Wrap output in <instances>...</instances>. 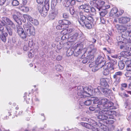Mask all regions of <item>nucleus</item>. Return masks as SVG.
Segmentation results:
<instances>
[{
	"label": "nucleus",
	"mask_w": 131,
	"mask_h": 131,
	"mask_svg": "<svg viewBox=\"0 0 131 131\" xmlns=\"http://www.w3.org/2000/svg\"><path fill=\"white\" fill-rule=\"evenodd\" d=\"M84 11L85 12L88 13L89 15V13H90V7H88V8H86L84 10Z\"/></svg>",
	"instance_id": "nucleus-52"
},
{
	"label": "nucleus",
	"mask_w": 131,
	"mask_h": 131,
	"mask_svg": "<svg viewBox=\"0 0 131 131\" xmlns=\"http://www.w3.org/2000/svg\"><path fill=\"white\" fill-rule=\"evenodd\" d=\"M96 9L95 8L93 7H90V11L93 13H95L96 12Z\"/></svg>",
	"instance_id": "nucleus-61"
},
{
	"label": "nucleus",
	"mask_w": 131,
	"mask_h": 131,
	"mask_svg": "<svg viewBox=\"0 0 131 131\" xmlns=\"http://www.w3.org/2000/svg\"><path fill=\"white\" fill-rule=\"evenodd\" d=\"M108 101L107 99L106 98H104L102 99L100 101L99 104L97 105V106L99 107V110L104 109L105 108V105L107 104Z\"/></svg>",
	"instance_id": "nucleus-7"
},
{
	"label": "nucleus",
	"mask_w": 131,
	"mask_h": 131,
	"mask_svg": "<svg viewBox=\"0 0 131 131\" xmlns=\"http://www.w3.org/2000/svg\"><path fill=\"white\" fill-rule=\"evenodd\" d=\"M118 20L119 23L125 24L129 22L130 19L129 17L126 16L122 17L119 18Z\"/></svg>",
	"instance_id": "nucleus-14"
},
{
	"label": "nucleus",
	"mask_w": 131,
	"mask_h": 131,
	"mask_svg": "<svg viewBox=\"0 0 131 131\" xmlns=\"http://www.w3.org/2000/svg\"><path fill=\"white\" fill-rule=\"evenodd\" d=\"M74 29L73 28H69L67 29H65L62 30L61 32V33H63L66 32L68 33H71L74 31Z\"/></svg>",
	"instance_id": "nucleus-34"
},
{
	"label": "nucleus",
	"mask_w": 131,
	"mask_h": 131,
	"mask_svg": "<svg viewBox=\"0 0 131 131\" xmlns=\"http://www.w3.org/2000/svg\"><path fill=\"white\" fill-rule=\"evenodd\" d=\"M44 6L45 12H44V14H45V15H47V14L48 11L49 10V4L48 3H47Z\"/></svg>",
	"instance_id": "nucleus-31"
},
{
	"label": "nucleus",
	"mask_w": 131,
	"mask_h": 131,
	"mask_svg": "<svg viewBox=\"0 0 131 131\" xmlns=\"http://www.w3.org/2000/svg\"><path fill=\"white\" fill-rule=\"evenodd\" d=\"M113 105L114 103L113 102L108 101L107 104L105 105V108L99 112L97 118L101 120L106 119L108 118L113 119L114 117L112 115L114 111L108 110V109H115V107Z\"/></svg>",
	"instance_id": "nucleus-1"
},
{
	"label": "nucleus",
	"mask_w": 131,
	"mask_h": 131,
	"mask_svg": "<svg viewBox=\"0 0 131 131\" xmlns=\"http://www.w3.org/2000/svg\"><path fill=\"white\" fill-rule=\"evenodd\" d=\"M118 66L119 69H123L124 67V63L122 61H119L118 62Z\"/></svg>",
	"instance_id": "nucleus-41"
},
{
	"label": "nucleus",
	"mask_w": 131,
	"mask_h": 131,
	"mask_svg": "<svg viewBox=\"0 0 131 131\" xmlns=\"http://www.w3.org/2000/svg\"><path fill=\"white\" fill-rule=\"evenodd\" d=\"M92 102L93 101V104L92 106H90L89 107V109L90 110L93 111L95 110L96 112L98 111H100L99 110V107L96 106L97 105L99 104L100 101L97 97H91Z\"/></svg>",
	"instance_id": "nucleus-5"
},
{
	"label": "nucleus",
	"mask_w": 131,
	"mask_h": 131,
	"mask_svg": "<svg viewBox=\"0 0 131 131\" xmlns=\"http://www.w3.org/2000/svg\"><path fill=\"white\" fill-rule=\"evenodd\" d=\"M105 3V2L103 0H98L96 1V8L99 10H100L102 9Z\"/></svg>",
	"instance_id": "nucleus-13"
},
{
	"label": "nucleus",
	"mask_w": 131,
	"mask_h": 131,
	"mask_svg": "<svg viewBox=\"0 0 131 131\" xmlns=\"http://www.w3.org/2000/svg\"><path fill=\"white\" fill-rule=\"evenodd\" d=\"M56 28L58 29H63L62 24L57 25L56 26Z\"/></svg>",
	"instance_id": "nucleus-57"
},
{
	"label": "nucleus",
	"mask_w": 131,
	"mask_h": 131,
	"mask_svg": "<svg viewBox=\"0 0 131 131\" xmlns=\"http://www.w3.org/2000/svg\"><path fill=\"white\" fill-rule=\"evenodd\" d=\"M80 18L79 19L78 21L80 24L83 26H85L88 29H90L92 28V22L93 21V17L89 15H86L85 16L84 13L80 12L79 13Z\"/></svg>",
	"instance_id": "nucleus-2"
},
{
	"label": "nucleus",
	"mask_w": 131,
	"mask_h": 131,
	"mask_svg": "<svg viewBox=\"0 0 131 131\" xmlns=\"http://www.w3.org/2000/svg\"><path fill=\"white\" fill-rule=\"evenodd\" d=\"M130 61H128L126 62V63H130L129 64H128L126 67V69L127 71H131V64Z\"/></svg>",
	"instance_id": "nucleus-36"
},
{
	"label": "nucleus",
	"mask_w": 131,
	"mask_h": 131,
	"mask_svg": "<svg viewBox=\"0 0 131 131\" xmlns=\"http://www.w3.org/2000/svg\"><path fill=\"white\" fill-rule=\"evenodd\" d=\"M82 59V62L83 63H86L89 60L88 59L86 58H83Z\"/></svg>",
	"instance_id": "nucleus-54"
},
{
	"label": "nucleus",
	"mask_w": 131,
	"mask_h": 131,
	"mask_svg": "<svg viewBox=\"0 0 131 131\" xmlns=\"http://www.w3.org/2000/svg\"><path fill=\"white\" fill-rule=\"evenodd\" d=\"M96 41V39L93 38H92L90 40V42L93 43H95Z\"/></svg>",
	"instance_id": "nucleus-62"
},
{
	"label": "nucleus",
	"mask_w": 131,
	"mask_h": 131,
	"mask_svg": "<svg viewBox=\"0 0 131 131\" xmlns=\"http://www.w3.org/2000/svg\"><path fill=\"white\" fill-rule=\"evenodd\" d=\"M114 64L112 61L111 62L107 63L105 65L104 64L103 66L104 67L105 69L107 68L110 71L114 69Z\"/></svg>",
	"instance_id": "nucleus-16"
},
{
	"label": "nucleus",
	"mask_w": 131,
	"mask_h": 131,
	"mask_svg": "<svg viewBox=\"0 0 131 131\" xmlns=\"http://www.w3.org/2000/svg\"><path fill=\"white\" fill-rule=\"evenodd\" d=\"M26 17L28 20L31 22L34 25H37L38 24L39 22L37 20L33 18L29 15H26Z\"/></svg>",
	"instance_id": "nucleus-15"
},
{
	"label": "nucleus",
	"mask_w": 131,
	"mask_h": 131,
	"mask_svg": "<svg viewBox=\"0 0 131 131\" xmlns=\"http://www.w3.org/2000/svg\"><path fill=\"white\" fill-rule=\"evenodd\" d=\"M5 27L10 36H12L13 34V32L11 28L6 25H5Z\"/></svg>",
	"instance_id": "nucleus-28"
},
{
	"label": "nucleus",
	"mask_w": 131,
	"mask_h": 131,
	"mask_svg": "<svg viewBox=\"0 0 131 131\" xmlns=\"http://www.w3.org/2000/svg\"><path fill=\"white\" fill-rule=\"evenodd\" d=\"M96 64H100L102 67L106 63V61L104 57L99 55L98 57L96 60Z\"/></svg>",
	"instance_id": "nucleus-8"
},
{
	"label": "nucleus",
	"mask_w": 131,
	"mask_h": 131,
	"mask_svg": "<svg viewBox=\"0 0 131 131\" xmlns=\"http://www.w3.org/2000/svg\"><path fill=\"white\" fill-rule=\"evenodd\" d=\"M128 44L124 46H120V48L121 49H125L126 50H127V48L128 47Z\"/></svg>",
	"instance_id": "nucleus-53"
},
{
	"label": "nucleus",
	"mask_w": 131,
	"mask_h": 131,
	"mask_svg": "<svg viewBox=\"0 0 131 131\" xmlns=\"http://www.w3.org/2000/svg\"><path fill=\"white\" fill-rule=\"evenodd\" d=\"M78 35V33H75L71 37H69L68 41L70 42L74 41L77 39Z\"/></svg>",
	"instance_id": "nucleus-21"
},
{
	"label": "nucleus",
	"mask_w": 131,
	"mask_h": 131,
	"mask_svg": "<svg viewBox=\"0 0 131 131\" xmlns=\"http://www.w3.org/2000/svg\"><path fill=\"white\" fill-rule=\"evenodd\" d=\"M57 14L58 13L57 12L51 11L49 13L48 17L50 20L54 19L57 16Z\"/></svg>",
	"instance_id": "nucleus-20"
},
{
	"label": "nucleus",
	"mask_w": 131,
	"mask_h": 131,
	"mask_svg": "<svg viewBox=\"0 0 131 131\" xmlns=\"http://www.w3.org/2000/svg\"><path fill=\"white\" fill-rule=\"evenodd\" d=\"M131 55V52L130 51L126 50L122 51L120 54H118V57L121 60L122 59L123 57H126Z\"/></svg>",
	"instance_id": "nucleus-10"
},
{
	"label": "nucleus",
	"mask_w": 131,
	"mask_h": 131,
	"mask_svg": "<svg viewBox=\"0 0 131 131\" xmlns=\"http://www.w3.org/2000/svg\"><path fill=\"white\" fill-rule=\"evenodd\" d=\"M89 123H90V124H91L94 127L97 125V123L94 120H93L91 119V120H90Z\"/></svg>",
	"instance_id": "nucleus-46"
},
{
	"label": "nucleus",
	"mask_w": 131,
	"mask_h": 131,
	"mask_svg": "<svg viewBox=\"0 0 131 131\" xmlns=\"http://www.w3.org/2000/svg\"><path fill=\"white\" fill-rule=\"evenodd\" d=\"M118 13L117 8L116 7H114L111 9L110 13V15L112 16L115 15L116 16L118 17L119 16Z\"/></svg>",
	"instance_id": "nucleus-18"
},
{
	"label": "nucleus",
	"mask_w": 131,
	"mask_h": 131,
	"mask_svg": "<svg viewBox=\"0 0 131 131\" xmlns=\"http://www.w3.org/2000/svg\"><path fill=\"white\" fill-rule=\"evenodd\" d=\"M103 49L105 52H107L109 54H110L111 53V50L108 48H104Z\"/></svg>",
	"instance_id": "nucleus-49"
},
{
	"label": "nucleus",
	"mask_w": 131,
	"mask_h": 131,
	"mask_svg": "<svg viewBox=\"0 0 131 131\" xmlns=\"http://www.w3.org/2000/svg\"><path fill=\"white\" fill-rule=\"evenodd\" d=\"M61 34H63V35L61 37V39L62 40H64L66 39H67L68 40V39L69 37V35L67 34V33L63 32V33H61Z\"/></svg>",
	"instance_id": "nucleus-32"
},
{
	"label": "nucleus",
	"mask_w": 131,
	"mask_h": 131,
	"mask_svg": "<svg viewBox=\"0 0 131 131\" xmlns=\"http://www.w3.org/2000/svg\"><path fill=\"white\" fill-rule=\"evenodd\" d=\"M8 34L7 32L4 33L0 35V38L1 40L4 42H5L6 40V37L8 36Z\"/></svg>",
	"instance_id": "nucleus-26"
},
{
	"label": "nucleus",
	"mask_w": 131,
	"mask_h": 131,
	"mask_svg": "<svg viewBox=\"0 0 131 131\" xmlns=\"http://www.w3.org/2000/svg\"><path fill=\"white\" fill-rule=\"evenodd\" d=\"M58 22L59 24H62L63 29H66L68 28L69 25L71 24L70 21L66 20H60Z\"/></svg>",
	"instance_id": "nucleus-9"
},
{
	"label": "nucleus",
	"mask_w": 131,
	"mask_h": 131,
	"mask_svg": "<svg viewBox=\"0 0 131 131\" xmlns=\"http://www.w3.org/2000/svg\"><path fill=\"white\" fill-rule=\"evenodd\" d=\"M100 84L102 86L105 87L107 88L109 86L108 85L105 79L104 78H102L100 79Z\"/></svg>",
	"instance_id": "nucleus-23"
},
{
	"label": "nucleus",
	"mask_w": 131,
	"mask_h": 131,
	"mask_svg": "<svg viewBox=\"0 0 131 131\" xmlns=\"http://www.w3.org/2000/svg\"><path fill=\"white\" fill-rule=\"evenodd\" d=\"M127 84L125 83H122L121 84L120 89L122 91L124 90L127 88Z\"/></svg>",
	"instance_id": "nucleus-43"
},
{
	"label": "nucleus",
	"mask_w": 131,
	"mask_h": 131,
	"mask_svg": "<svg viewBox=\"0 0 131 131\" xmlns=\"http://www.w3.org/2000/svg\"><path fill=\"white\" fill-rule=\"evenodd\" d=\"M2 20L4 21L7 25L10 26L13 28L15 27V25L13 22L9 18L5 17H3Z\"/></svg>",
	"instance_id": "nucleus-11"
},
{
	"label": "nucleus",
	"mask_w": 131,
	"mask_h": 131,
	"mask_svg": "<svg viewBox=\"0 0 131 131\" xmlns=\"http://www.w3.org/2000/svg\"><path fill=\"white\" fill-rule=\"evenodd\" d=\"M77 94L80 97L85 98L92 95L93 88L90 86L83 87L79 86L77 87Z\"/></svg>",
	"instance_id": "nucleus-3"
},
{
	"label": "nucleus",
	"mask_w": 131,
	"mask_h": 131,
	"mask_svg": "<svg viewBox=\"0 0 131 131\" xmlns=\"http://www.w3.org/2000/svg\"><path fill=\"white\" fill-rule=\"evenodd\" d=\"M33 45V40L32 39H29L28 46L30 47H31Z\"/></svg>",
	"instance_id": "nucleus-47"
},
{
	"label": "nucleus",
	"mask_w": 131,
	"mask_h": 131,
	"mask_svg": "<svg viewBox=\"0 0 131 131\" xmlns=\"http://www.w3.org/2000/svg\"><path fill=\"white\" fill-rule=\"evenodd\" d=\"M55 67L56 70L58 71H61L62 69V67L59 64L56 65Z\"/></svg>",
	"instance_id": "nucleus-44"
},
{
	"label": "nucleus",
	"mask_w": 131,
	"mask_h": 131,
	"mask_svg": "<svg viewBox=\"0 0 131 131\" xmlns=\"http://www.w3.org/2000/svg\"><path fill=\"white\" fill-rule=\"evenodd\" d=\"M24 30L20 26H18V27L17 28V31L19 35L22 33V31H23Z\"/></svg>",
	"instance_id": "nucleus-45"
},
{
	"label": "nucleus",
	"mask_w": 131,
	"mask_h": 131,
	"mask_svg": "<svg viewBox=\"0 0 131 131\" xmlns=\"http://www.w3.org/2000/svg\"><path fill=\"white\" fill-rule=\"evenodd\" d=\"M24 29L28 36H34L35 35V30L34 27L28 23L25 24L23 26Z\"/></svg>",
	"instance_id": "nucleus-4"
},
{
	"label": "nucleus",
	"mask_w": 131,
	"mask_h": 131,
	"mask_svg": "<svg viewBox=\"0 0 131 131\" xmlns=\"http://www.w3.org/2000/svg\"><path fill=\"white\" fill-rule=\"evenodd\" d=\"M88 7H90L89 5L87 3L85 4H82L80 6V7L81 9H85L86 8H87Z\"/></svg>",
	"instance_id": "nucleus-40"
},
{
	"label": "nucleus",
	"mask_w": 131,
	"mask_h": 131,
	"mask_svg": "<svg viewBox=\"0 0 131 131\" xmlns=\"http://www.w3.org/2000/svg\"><path fill=\"white\" fill-rule=\"evenodd\" d=\"M12 4L13 6H17L19 4V3L18 1L17 0H13L12 2Z\"/></svg>",
	"instance_id": "nucleus-48"
},
{
	"label": "nucleus",
	"mask_w": 131,
	"mask_h": 131,
	"mask_svg": "<svg viewBox=\"0 0 131 131\" xmlns=\"http://www.w3.org/2000/svg\"><path fill=\"white\" fill-rule=\"evenodd\" d=\"M100 22L101 23L103 24H104L105 23V18L103 17H101L100 18Z\"/></svg>",
	"instance_id": "nucleus-56"
},
{
	"label": "nucleus",
	"mask_w": 131,
	"mask_h": 131,
	"mask_svg": "<svg viewBox=\"0 0 131 131\" xmlns=\"http://www.w3.org/2000/svg\"><path fill=\"white\" fill-rule=\"evenodd\" d=\"M83 103L86 106H89L92 103L91 99L86 101Z\"/></svg>",
	"instance_id": "nucleus-42"
},
{
	"label": "nucleus",
	"mask_w": 131,
	"mask_h": 131,
	"mask_svg": "<svg viewBox=\"0 0 131 131\" xmlns=\"http://www.w3.org/2000/svg\"><path fill=\"white\" fill-rule=\"evenodd\" d=\"M24 97L25 100H26L27 103L28 104L29 103V102L30 99L29 97V96H26V98L25 97V96Z\"/></svg>",
	"instance_id": "nucleus-59"
},
{
	"label": "nucleus",
	"mask_w": 131,
	"mask_h": 131,
	"mask_svg": "<svg viewBox=\"0 0 131 131\" xmlns=\"http://www.w3.org/2000/svg\"><path fill=\"white\" fill-rule=\"evenodd\" d=\"M122 33V37L123 38L126 39L128 36H131V32H129V31L126 30Z\"/></svg>",
	"instance_id": "nucleus-22"
},
{
	"label": "nucleus",
	"mask_w": 131,
	"mask_h": 131,
	"mask_svg": "<svg viewBox=\"0 0 131 131\" xmlns=\"http://www.w3.org/2000/svg\"><path fill=\"white\" fill-rule=\"evenodd\" d=\"M102 67L100 64L95 65L92 68V70L93 72H95L99 69L102 68Z\"/></svg>",
	"instance_id": "nucleus-27"
},
{
	"label": "nucleus",
	"mask_w": 131,
	"mask_h": 131,
	"mask_svg": "<svg viewBox=\"0 0 131 131\" xmlns=\"http://www.w3.org/2000/svg\"><path fill=\"white\" fill-rule=\"evenodd\" d=\"M128 47L127 48V50L130 51L131 52V43L128 44Z\"/></svg>",
	"instance_id": "nucleus-64"
},
{
	"label": "nucleus",
	"mask_w": 131,
	"mask_h": 131,
	"mask_svg": "<svg viewBox=\"0 0 131 131\" xmlns=\"http://www.w3.org/2000/svg\"><path fill=\"white\" fill-rule=\"evenodd\" d=\"M69 11L70 13L72 15H73L74 13V9L73 7H71L70 8Z\"/></svg>",
	"instance_id": "nucleus-50"
},
{
	"label": "nucleus",
	"mask_w": 131,
	"mask_h": 131,
	"mask_svg": "<svg viewBox=\"0 0 131 131\" xmlns=\"http://www.w3.org/2000/svg\"><path fill=\"white\" fill-rule=\"evenodd\" d=\"M19 35L23 39L26 38L27 36H28V35L24 30L23 31H22V33H21V34H20Z\"/></svg>",
	"instance_id": "nucleus-37"
},
{
	"label": "nucleus",
	"mask_w": 131,
	"mask_h": 131,
	"mask_svg": "<svg viewBox=\"0 0 131 131\" xmlns=\"http://www.w3.org/2000/svg\"><path fill=\"white\" fill-rule=\"evenodd\" d=\"M62 0H52L51 3V5H53L54 6H55L57 5V3H60Z\"/></svg>",
	"instance_id": "nucleus-38"
},
{
	"label": "nucleus",
	"mask_w": 131,
	"mask_h": 131,
	"mask_svg": "<svg viewBox=\"0 0 131 131\" xmlns=\"http://www.w3.org/2000/svg\"><path fill=\"white\" fill-rule=\"evenodd\" d=\"M103 94L106 96H110L112 95V92L111 90L106 88L103 89L102 90Z\"/></svg>",
	"instance_id": "nucleus-17"
},
{
	"label": "nucleus",
	"mask_w": 131,
	"mask_h": 131,
	"mask_svg": "<svg viewBox=\"0 0 131 131\" xmlns=\"http://www.w3.org/2000/svg\"><path fill=\"white\" fill-rule=\"evenodd\" d=\"M74 49L69 48L67 51V55L68 56H69L72 55L74 53Z\"/></svg>",
	"instance_id": "nucleus-29"
},
{
	"label": "nucleus",
	"mask_w": 131,
	"mask_h": 131,
	"mask_svg": "<svg viewBox=\"0 0 131 131\" xmlns=\"http://www.w3.org/2000/svg\"><path fill=\"white\" fill-rule=\"evenodd\" d=\"M81 53V50L80 48H77L74 50L73 54L74 56H77Z\"/></svg>",
	"instance_id": "nucleus-30"
},
{
	"label": "nucleus",
	"mask_w": 131,
	"mask_h": 131,
	"mask_svg": "<svg viewBox=\"0 0 131 131\" xmlns=\"http://www.w3.org/2000/svg\"><path fill=\"white\" fill-rule=\"evenodd\" d=\"M37 8L39 12L42 16L45 17L47 15L44 14V12H45V9L43 4H38Z\"/></svg>",
	"instance_id": "nucleus-12"
},
{
	"label": "nucleus",
	"mask_w": 131,
	"mask_h": 131,
	"mask_svg": "<svg viewBox=\"0 0 131 131\" xmlns=\"http://www.w3.org/2000/svg\"><path fill=\"white\" fill-rule=\"evenodd\" d=\"M70 0H66L64 2V5L66 7H69L70 5Z\"/></svg>",
	"instance_id": "nucleus-39"
},
{
	"label": "nucleus",
	"mask_w": 131,
	"mask_h": 131,
	"mask_svg": "<svg viewBox=\"0 0 131 131\" xmlns=\"http://www.w3.org/2000/svg\"><path fill=\"white\" fill-rule=\"evenodd\" d=\"M83 120L88 122L89 123L90 120H91V118H84L83 119Z\"/></svg>",
	"instance_id": "nucleus-60"
},
{
	"label": "nucleus",
	"mask_w": 131,
	"mask_h": 131,
	"mask_svg": "<svg viewBox=\"0 0 131 131\" xmlns=\"http://www.w3.org/2000/svg\"><path fill=\"white\" fill-rule=\"evenodd\" d=\"M125 75L126 77L130 78L131 77V71H127Z\"/></svg>",
	"instance_id": "nucleus-51"
},
{
	"label": "nucleus",
	"mask_w": 131,
	"mask_h": 131,
	"mask_svg": "<svg viewBox=\"0 0 131 131\" xmlns=\"http://www.w3.org/2000/svg\"><path fill=\"white\" fill-rule=\"evenodd\" d=\"M80 124L82 126L84 127L93 130L95 128V127L92 125L91 124L87 123L81 122Z\"/></svg>",
	"instance_id": "nucleus-19"
},
{
	"label": "nucleus",
	"mask_w": 131,
	"mask_h": 131,
	"mask_svg": "<svg viewBox=\"0 0 131 131\" xmlns=\"http://www.w3.org/2000/svg\"><path fill=\"white\" fill-rule=\"evenodd\" d=\"M90 47L91 50L89 51V52L90 53V55L93 56L92 55L96 51V49L94 48V45H90Z\"/></svg>",
	"instance_id": "nucleus-24"
},
{
	"label": "nucleus",
	"mask_w": 131,
	"mask_h": 131,
	"mask_svg": "<svg viewBox=\"0 0 131 131\" xmlns=\"http://www.w3.org/2000/svg\"><path fill=\"white\" fill-rule=\"evenodd\" d=\"M36 1L38 4H42L43 0H36Z\"/></svg>",
	"instance_id": "nucleus-63"
},
{
	"label": "nucleus",
	"mask_w": 131,
	"mask_h": 131,
	"mask_svg": "<svg viewBox=\"0 0 131 131\" xmlns=\"http://www.w3.org/2000/svg\"><path fill=\"white\" fill-rule=\"evenodd\" d=\"M100 11H101L100 15L102 16H104L107 13V11L106 10L104 9L103 8L101 9Z\"/></svg>",
	"instance_id": "nucleus-33"
},
{
	"label": "nucleus",
	"mask_w": 131,
	"mask_h": 131,
	"mask_svg": "<svg viewBox=\"0 0 131 131\" xmlns=\"http://www.w3.org/2000/svg\"><path fill=\"white\" fill-rule=\"evenodd\" d=\"M116 27L118 30H122V33L125 31L126 30H127V28L126 27H124L122 25H117Z\"/></svg>",
	"instance_id": "nucleus-25"
},
{
	"label": "nucleus",
	"mask_w": 131,
	"mask_h": 131,
	"mask_svg": "<svg viewBox=\"0 0 131 131\" xmlns=\"http://www.w3.org/2000/svg\"><path fill=\"white\" fill-rule=\"evenodd\" d=\"M123 73L121 71H118L116 72L113 75V78L115 80V81L114 83L118 84L121 81V77Z\"/></svg>",
	"instance_id": "nucleus-6"
},
{
	"label": "nucleus",
	"mask_w": 131,
	"mask_h": 131,
	"mask_svg": "<svg viewBox=\"0 0 131 131\" xmlns=\"http://www.w3.org/2000/svg\"><path fill=\"white\" fill-rule=\"evenodd\" d=\"M102 68H103V74L105 75L108 74L109 73V71L110 70L107 68L105 69L104 67V66H103Z\"/></svg>",
	"instance_id": "nucleus-35"
},
{
	"label": "nucleus",
	"mask_w": 131,
	"mask_h": 131,
	"mask_svg": "<svg viewBox=\"0 0 131 131\" xmlns=\"http://www.w3.org/2000/svg\"><path fill=\"white\" fill-rule=\"evenodd\" d=\"M71 6H72L75 5V0H70Z\"/></svg>",
	"instance_id": "nucleus-58"
},
{
	"label": "nucleus",
	"mask_w": 131,
	"mask_h": 131,
	"mask_svg": "<svg viewBox=\"0 0 131 131\" xmlns=\"http://www.w3.org/2000/svg\"><path fill=\"white\" fill-rule=\"evenodd\" d=\"M69 17L68 14L66 13H64L63 15V17L64 18H68Z\"/></svg>",
	"instance_id": "nucleus-55"
}]
</instances>
